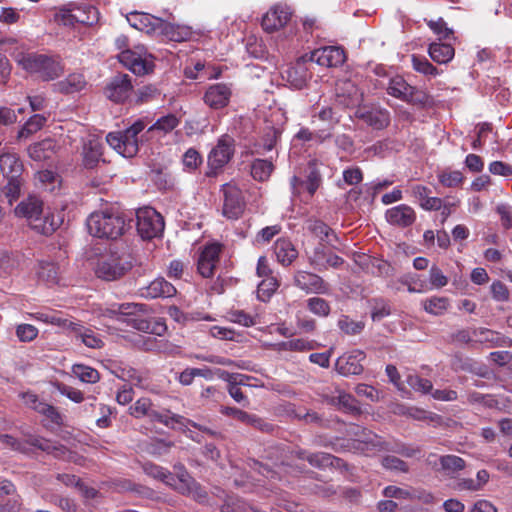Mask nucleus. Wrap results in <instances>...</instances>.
<instances>
[{
	"label": "nucleus",
	"mask_w": 512,
	"mask_h": 512,
	"mask_svg": "<svg viewBox=\"0 0 512 512\" xmlns=\"http://www.w3.org/2000/svg\"><path fill=\"white\" fill-rule=\"evenodd\" d=\"M147 125V120L138 119L123 132L108 133L106 141L123 157H134L138 153L140 146L150 141L149 137H144Z\"/></svg>",
	"instance_id": "obj_3"
},
{
	"label": "nucleus",
	"mask_w": 512,
	"mask_h": 512,
	"mask_svg": "<svg viewBox=\"0 0 512 512\" xmlns=\"http://www.w3.org/2000/svg\"><path fill=\"white\" fill-rule=\"evenodd\" d=\"M391 314V308L387 301L378 298L373 300L371 318L373 321H381Z\"/></svg>",
	"instance_id": "obj_57"
},
{
	"label": "nucleus",
	"mask_w": 512,
	"mask_h": 512,
	"mask_svg": "<svg viewBox=\"0 0 512 512\" xmlns=\"http://www.w3.org/2000/svg\"><path fill=\"white\" fill-rule=\"evenodd\" d=\"M231 88L224 83L211 85L204 94V102L213 109H221L228 105Z\"/></svg>",
	"instance_id": "obj_22"
},
{
	"label": "nucleus",
	"mask_w": 512,
	"mask_h": 512,
	"mask_svg": "<svg viewBox=\"0 0 512 512\" xmlns=\"http://www.w3.org/2000/svg\"><path fill=\"white\" fill-rule=\"evenodd\" d=\"M327 401L351 414H360L361 412L357 400L351 394L344 391H339L337 396L327 398Z\"/></svg>",
	"instance_id": "obj_40"
},
{
	"label": "nucleus",
	"mask_w": 512,
	"mask_h": 512,
	"mask_svg": "<svg viewBox=\"0 0 512 512\" xmlns=\"http://www.w3.org/2000/svg\"><path fill=\"white\" fill-rule=\"evenodd\" d=\"M429 99L430 97L426 92L411 86V91L408 92L404 101L413 105L426 106Z\"/></svg>",
	"instance_id": "obj_62"
},
{
	"label": "nucleus",
	"mask_w": 512,
	"mask_h": 512,
	"mask_svg": "<svg viewBox=\"0 0 512 512\" xmlns=\"http://www.w3.org/2000/svg\"><path fill=\"white\" fill-rule=\"evenodd\" d=\"M293 283L306 293L325 294L328 292V284L317 274L307 271H297L293 277Z\"/></svg>",
	"instance_id": "obj_15"
},
{
	"label": "nucleus",
	"mask_w": 512,
	"mask_h": 512,
	"mask_svg": "<svg viewBox=\"0 0 512 512\" xmlns=\"http://www.w3.org/2000/svg\"><path fill=\"white\" fill-rule=\"evenodd\" d=\"M423 309L432 315H442L449 307L447 297L433 296L422 302Z\"/></svg>",
	"instance_id": "obj_46"
},
{
	"label": "nucleus",
	"mask_w": 512,
	"mask_h": 512,
	"mask_svg": "<svg viewBox=\"0 0 512 512\" xmlns=\"http://www.w3.org/2000/svg\"><path fill=\"white\" fill-rule=\"evenodd\" d=\"M177 475L175 476L174 487L182 493L189 491L194 483L186 469L182 465L175 466Z\"/></svg>",
	"instance_id": "obj_53"
},
{
	"label": "nucleus",
	"mask_w": 512,
	"mask_h": 512,
	"mask_svg": "<svg viewBox=\"0 0 512 512\" xmlns=\"http://www.w3.org/2000/svg\"><path fill=\"white\" fill-rule=\"evenodd\" d=\"M148 307L145 304L138 303H123L117 306V309H110L108 312L120 319V317H127L125 321L132 328L141 332L162 335L167 327L155 319H147L138 315V313H145Z\"/></svg>",
	"instance_id": "obj_4"
},
{
	"label": "nucleus",
	"mask_w": 512,
	"mask_h": 512,
	"mask_svg": "<svg viewBox=\"0 0 512 512\" xmlns=\"http://www.w3.org/2000/svg\"><path fill=\"white\" fill-rule=\"evenodd\" d=\"M221 252L222 245L220 243L213 242L204 246L197 261V270L202 277L210 278L214 275Z\"/></svg>",
	"instance_id": "obj_10"
},
{
	"label": "nucleus",
	"mask_w": 512,
	"mask_h": 512,
	"mask_svg": "<svg viewBox=\"0 0 512 512\" xmlns=\"http://www.w3.org/2000/svg\"><path fill=\"white\" fill-rule=\"evenodd\" d=\"M59 225V219L51 213L37 216L32 222H30L32 229L43 235H51L56 231Z\"/></svg>",
	"instance_id": "obj_37"
},
{
	"label": "nucleus",
	"mask_w": 512,
	"mask_h": 512,
	"mask_svg": "<svg viewBox=\"0 0 512 512\" xmlns=\"http://www.w3.org/2000/svg\"><path fill=\"white\" fill-rule=\"evenodd\" d=\"M73 16V9L71 4H69L67 7H61L58 9L55 13L54 20L60 25L74 27L76 21L73 19Z\"/></svg>",
	"instance_id": "obj_61"
},
{
	"label": "nucleus",
	"mask_w": 512,
	"mask_h": 512,
	"mask_svg": "<svg viewBox=\"0 0 512 512\" xmlns=\"http://www.w3.org/2000/svg\"><path fill=\"white\" fill-rule=\"evenodd\" d=\"M464 180L463 174L456 171H444L439 175L440 183L445 187H457Z\"/></svg>",
	"instance_id": "obj_60"
},
{
	"label": "nucleus",
	"mask_w": 512,
	"mask_h": 512,
	"mask_svg": "<svg viewBox=\"0 0 512 512\" xmlns=\"http://www.w3.org/2000/svg\"><path fill=\"white\" fill-rule=\"evenodd\" d=\"M330 136V128L328 130H322L317 133L310 131L308 128H301L295 135V138L304 142L316 140L319 143H322L325 139L329 138Z\"/></svg>",
	"instance_id": "obj_56"
},
{
	"label": "nucleus",
	"mask_w": 512,
	"mask_h": 512,
	"mask_svg": "<svg viewBox=\"0 0 512 512\" xmlns=\"http://www.w3.org/2000/svg\"><path fill=\"white\" fill-rule=\"evenodd\" d=\"M427 25L434 33L440 36V39H448L453 35V30L447 27L446 22L442 18L436 21H427Z\"/></svg>",
	"instance_id": "obj_64"
},
{
	"label": "nucleus",
	"mask_w": 512,
	"mask_h": 512,
	"mask_svg": "<svg viewBox=\"0 0 512 512\" xmlns=\"http://www.w3.org/2000/svg\"><path fill=\"white\" fill-rule=\"evenodd\" d=\"M306 56L300 57L293 66L285 70L283 78L295 89H302L307 85L311 75L306 67Z\"/></svg>",
	"instance_id": "obj_20"
},
{
	"label": "nucleus",
	"mask_w": 512,
	"mask_h": 512,
	"mask_svg": "<svg viewBox=\"0 0 512 512\" xmlns=\"http://www.w3.org/2000/svg\"><path fill=\"white\" fill-rule=\"evenodd\" d=\"M131 268V262L125 257L111 254L98 262L96 274L103 280L114 281L124 276Z\"/></svg>",
	"instance_id": "obj_8"
},
{
	"label": "nucleus",
	"mask_w": 512,
	"mask_h": 512,
	"mask_svg": "<svg viewBox=\"0 0 512 512\" xmlns=\"http://www.w3.org/2000/svg\"><path fill=\"white\" fill-rule=\"evenodd\" d=\"M281 131L273 126H268L264 130V134L258 143L257 152L264 154L265 152L271 151L276 147V144L280 138Z\"/></svg>",
	"instance_id": "obj_42"
},
{
	"label": "nucleus",
	"mask_w": 512,
	"mask_h": 512,
	"mask_svg": "<svg viewBox=\"0 0 512 512\" xmlns=\"http://www.w3.org/2000/svg\"><path fill=\"white\" fill-rule=\"evenodd\" d=\"M17 63L27 72L37 75L43 81H52L63 75L64 63L59 55L22 53Z\"/></svg>",
	"instance_id": "obj_2"
},
{
	"label": "nucleus",
	"mask_w": 512,
	"mask_h": 512,
	"mask_svg": "<svg viewBox=\"0 0 512 512\" xmlns=\"http://www.w3.org/2000/svg\"><path fill=\"white\" fill-rule=\"evenodd\" d=\"M19 397L23 401L24 405L44 416H46L51 422L59 424L61 421V415L57 409L40 400L38 395L32 391L21 392Z\"/></svg>",
	"instance_id": "obj_16"
},
{
	"label": "nucleus",
	"mask_w": 512,
	"mask_h": 512,
	"mask_svg": "<svg viewBox=\"0 0 512 512\" xmlns=\"http://www.w3.org/2000/svg\"><path fill=\"white\" fill-rule=\"evenodd\" d=\"M273 170L274 165L268 159H255L251 164V175L260 182L268 180Z\"/></svg>",
	"instance_id": "obj_43"
},
{
	"label": "nucleus",
	"mask_w": 512,
	"mask_h": 512,
	"mask_svg": "<svg viewBox=\"0 0 512 512\" xmlns=\"http://www.w3.org/2000/svg\"><path fill=\"white\" fill-rule=\"evenodd\" d=\"M127 21L133 28L149 35H156L159 24H161V18L137 11L127 15Z\"/></svg>",
	"instance_id": "obj_23"
},
{
	"label": "nucleus",
	"mask_w": 512,
	"mask_h": 512,
	"mask_svg": "<svg viewBox=\"0 0 512 512\" xmlns=\"http://www.w3.org/2000/svg\"><path fill=\"white\" fill-rule=\"evenodd\" d=\"M381 465L384 469L400 472V473H408L409 465L403 461L402 459L394 456V455H386L381 458Z\"/></svg>",
	"instance_id": "obj_51"
},
{
	"label": "nucleus",
	"mask_w": 512,
	"mask_h": 512,
	"mask_svg": "<svg viewBox=\"0 0 512 512\" xmlns=\"http://www.w3.org/2000/svg\"><path fill=\"white\" fill-rule=\"evenodd\" d=\"M144 417L149 418L152 422L161 423L172 429H176L177 425L184 426L185 422H189L185 417L174 414L168 409H156V406L152 401L150 402V407Z\"/></svg>",
	"instance_id": "obj_21"
},
{
	"label": "nucleus",
	"mask_w": 512,
	"mask_h": 512,
	"mask_svg": "<svg viewBox=\"0 0 512 512\" xmlns=\"http://www.w3.org/2000/svg\"><path fill=\"white\" fill-rule=\"evenodd\" d=\"M279 284L273 277H269L258 285L257 296L261 301H267L277 290Z\"/></svg>",
	"instance_id": "obj_54"
},
{
	"label": "nucleus",
	"mask_w": 512,
	"mask_h": 512,
	"mask_svg": "<svg viewBox=\"0 0 512 512\" xmlns=\"http://www.w3.org/2000/svg\"><path fill=\"white\" fill-rule=\"evenodd\" d=\"M304 181L305 189L308 192L309 197H313L322 183V176L318 169V164L315 160L309 161L306 180Z\"/></svg>",
	"instance_id": "obj_41"
},
{
	"label": "nucleus",
	"mask_w": 512,
	"mask_h": 512,
	"mask_svg": "<svg viewBox=\"0 0 512 512\" xmlns=\"http://www.w3.org/2000/svg\"><path fill=\"white\" fill-rule=\"evenodd\" d=\"M73 9V19L76 23L82 25H92L94 22L98 20V11L97 9L90 4H71Z\"/></svg>",
	"instance_id": "obj_38"
},
{
	"label": "nucleus",
	"mask_w": 512,
	"mask_h": 512,
	"mask_svg": "<svg viewBox=\"0 0 512 512\" xmlns=\"http://www.w3.org/2000/svg\"><path fill=\"white\" fill-rule=\"evenodd\" d=\"M86 85V81L82 74L72 73L69 74L65 79L58 81L53 85V89L56 92L62 94H72L81 91Z\"/></svg>",
	"instance_id": "obj_31"
},
{
	"label": "nucleus",
	"mask_w": 512,
	"mask_h": 512,
	"mask_svg": "<svg viewBox=\"0 0 512 512\" xmlns=\"http://www.w3.org/2000/svg\"><path fill=\"white\" fill-rule=\"evenodd\" d=\"M5 496L14 497L6 505H0L2 512H11L14 508L16 509L21 505L20 496L16 493L15 485L10 480L2 479L0 480V498Z\"/></svg>",
	"instance_id": "obj_39"
},
{
	"label": "nucleus",
	"mask_w": 512,
	"mask_h": 512,
	"mask_svg": "<svg viewBox=\"0 0 512 512\" xmlns=\"http://www.w3.org/2000/svg\"><path fill=\"white\" fill-rule=\"evenodd\" d=\"M73 374L82 382L94 384L99 381V372L83 364H75L72 367Z\"/></svg>",
	"instance_id": "obj_48"
},
{
	"label": "nucleus",
	"mask_w": 512,
	"mask_h": 512,
	"mask_svg": "<svg viewBox=\"0 0 512 512\" xmlns=\"http://www.w3.org/2000/svg\"><path fill=\"white\" fill-rule=\"evenodd\" d=\"M224 197L223 214L230 219H238L245 208L242 191L234 184L227 183L222 186Z\"/></svg>",
	"instance_id": "obj_9"
},
{
	"label": "nucleus",
	"mask_w": 512,
	"mask_h": 512,
	"mask_svg": "<svg viewBox=\"0 0 512 512\" xmlns=\"http://www.w3.org/2000/svg\"><path fill=\"white\" fill-rule=\"evenodd\" d=\"M339 329L347 335L360 334L364 328L365 323L363 321H355L347 315H341L337 323Z\"/></svg>",
	"instance_id": "obj_49"
},
{
	"label": "nucleus",
	"mask_w": 512,
	"mask_h": 512,
	"mask_svg": "<svg viewBox=\"0 0 512 512\" xmlns=\"http://www.w3.org/2000/svg\"><path fill=\"white\" fill-rule=\"evenodd\" d=\"M46 122V118L43 115L35 114L31 116L28 121L19 130L17 137L27 138L30 135L39 131Z\"/></svg>",
	"instance_id": "obj_47"
},
{
	"label": "nucleus",
	"mask_w": 512,
	"mask_h": 512,
	"mask_svg": "<svg viewBox=\"0 0 512 512\" xmlns=\"http://www.w3.org/2000/svg\"><path fill=\"white\" fill-rule=\"evenodd\" d=\"M25 443L46 453H50L53 448L52 440L32 434L26 436Z\"/></svg>",
	"instance_id": "obj_63"
},
{
	"label": "nucleus",
	"mask_w": 512,
	"mask_h": 512,
	"mask_svg": "<svg viewBox=\"0 0 512 512\" xmlns=\"http://www.w3.org/2000/svg\"><path fill=\"white\" fill-rule=\"evenodd\" d=\"M58 270V266L54 263H42L38 271V276L47 283L54 284L58 281Z\"/></svg>",
	"instance_id": "obj_59"
},
{
	"label": "nucleus",
	"mask_w": 512,
	"mask_h": 512,
	"mask_svg": "<svg viewBox=\"0 0 512 512\" xmlns=\"http://www.w3.org/2000/svg\"><path fill=\"white\" fill-rule=\"evenodd\" d=\"M428 54L434 62L447 64L453 59L455 49L450 44L434 42L429 45Z\"/></svg>",
	"instance_id": "obj_35"
},
{
	"label": "nucleus",
	"mask_w": 512,
	"mask_h": 512,
	"mask_svg": "<svg viewBox=\"0 0 512 512\" xmlns=\"http://www.w3.org/2000/svg\"><path fill=\"white\" fill-rule=\"evenodd\" d=\"M180 123V119L175 114H167L159 118L153 125L144 132V137H149L150 141L157 135H166L174 130Z\"/></svg>",
	"instance_id": "obj_28"
},
{
	"label": "nucleus",
	"mask_w": 512,
	"mask_h": 512,
	"mask_svg": "<svg viewBox=\"0 0 512 512\" xmlns=\"http://www.w3.org/2000/svg\"><path fill=\"white\" fill-rule=\"evenodd\" d=\"M385 216L390 224L399 227L411 226L416 219L414 210L405 204L388 209Z\"/></svg>",
	"instance_id": "obj_24"
},
{
	"label": "nucleus",
	"mask_w": 512,
	"mask_h": 512,
	"mask_svg": "<svg viewBox=\"0 0 512 512\" xmlns=\"http://www.w3.org/2000/svg\"><path fill=\"white\" fill-rule=\"evenodd\" d=\"M427 462L435 471H442L449 476L463 470L466 466L465 460L456 455H444L437 459L435 454H429Z\"/></svg>",
	"instance_id": "obj_18"
},
{
	"label": "nucleus",
	"mask_w": 512,
	"mask_h": 512,
	"mask_svg": "<svg viewBox=\"0 0 512 512\" xmlns=\"http://www.w3.org/2000/svg\"><path fill=\"white\" fill-rule=\"evenodd\" d=\"M365 353L361 350H354L351 353L340 356L335 363L336 371L343 376L359 375L363 372L362 361Z\"/></svg>",
	"instance_id": "obj_17"
},
{
	"label": "nucleus",
	"mask_w": 512,
	"mask_h": 512,
	"mask_svg": "<svg viewBox=\"0 0 512 512\" xmlns=\"http://www.w3.org/2000/svg\"><path fill=\"white\" fill-rule=\"evenodd\" d=\"M290 7L283 4L272 6L262 17L261 25L266 32H274L283 28L291 19Z\"/></svg>",
	"instance_id": "obj_11"
},
{
	"label": "nucleus",
	"mask_w": 512,
	"mask_h": 512,
	"mask_svg": "<svg viewBox=\"0 0 512 512\" xmlns=\"http://www.w3.org/2000/svg\"><path fill=\"white\" fill-rule=\"evenodd\" d=\"M137 231L142 239H152L162 234L164 230L163 217L153 208L139 209L136 213Z\"/></svg>",
	"instance_id": "obj_7"
},
{
	"label": "nucleus",
	"mask_w": 512,
	"mask_h": 512,
	"mask_svg": "<svg viewBox=\"0 0 512 512\" xmlns=\"http://www.w3.org/2000/svg\"><path fill=\"white\" fill-rule=\"evenodd\" d=\"M145 290V296L150 298L171 297L176 293V288L164 278L155 279Z\"/></svg>",
	"instance_id": "obj_36"
},
{
	"label": "nucleus",
	"mask_w": 512,
	"mask_h": 512,
	"mask_svg": "<svg viewBox=\"0 0 512 512\" xmlns=\"http://www.w3.org/2000/svg\"><path fill=\"white\" fill-rule=\"evenodd\" d=\"M103 146L96 139L89 140L83 147V164L87 169L94 168L101 160Z\"/></svg>",
	"instance_id": "obj_34"
},
{
	"label": "nucleus",
	"mask_w": 512,
	"mask_h": 512,
	"mask_svg": "<svg viewBox=\"0 0 512 512\" xmlns=\"http://www.w3.org/2000/svg\"><path fill=\"white\" fill-rule=\"evenodd\" d=\"M86 224L92 236L108 240L118 239L127 228L124 214L114 208H106L91 213Z\"/></svg>",
	"instance_id": "obj_1"
},
{
	"label": "nucleus",
	"mask_w": 512,
	"mask_h": 512,
	"mask_svg": "<svg viewBox=\"0 0 512 512\" xmlns=\"http://www.w3.org/2000/svg\"><path fill=\"white\" fill-rule=\"evenodd\" d=\"M308 60L324 67H339L345 62L346 55L340 47L327 46L311 52Z\"/></svg>",
	"instance_id": "obj_13"
},
{
	"label": "nucleus",
	"mask_w": 512,
	"mask_h": 512,
	"mask_svg": "<svg viewBox=\"0 0 512 512\" xmlns=\"http://www.w3.org/2000/svg\"><path fill=\"white\" fill-rule=\"evenodd\" d=\"M353 430L360 431L358 438H352L347 440L345 445H341V448L332 446L333 450L339 452L341 450L353 451L370 456L382 451H392L390 443L383 440V438L370 430L362 428L358 425H353Z\"/></svg>",
	"instance_id": "obj_6"
},
{
	"label": "nucleus",
	"mask_w": 512,
	"mask_h": 512,
	"mask_svg": "<svg viewBox=\"0 0 512 512\" xmlns=\"http://www.w3.org/2000/svg\"><path fill=\"white\" fill-rule=\"evenodd\" d=\"M355 117L377 130L386 128L390 123V114L385 109L358 108Z\"/></svg>",
	"instance_id": "obj_19"
},
{
	"label": "nucleus",
	"mask_w": 512,
	"mask_h": 512,
	"mask_svg": "<svg viewBox=\"0 0 512 512\" xmlns=\"http://www.w3.org/2000/svg\"><path fill=\"white\" fill-rule=\"evenodd\" d=\"M57 152V144L51 139L47 138L40 142L31 144L28 147L29 157L34 161H45L51 159Z\"/></svg>",
	"instance_id": "obj_29"
},
{
	"label": "nucleus",
	"mask_w": 512,
	"mask_h": 512,
	"mask_svg": "<svg viewBox=\"0 0 512 512\" xmlns=\"http://www.w3.org/2000/svg\"><path fill=\"white\" fill-rule=\"evenodd\" d=\"M143 470L148 476L160 480L167 485H174L175 475L159 465L147 462L143 465Z\"/></svg>",
	"instance_id": "obj_44"
},
{
	"label": "nucleus",
	"mask_w": 512,
	"mask_h": 512,
	"mask_svg": "<svg viewBox=\"0 0 512 512\" xmlns=\"http://www.w3.org/2000/svg\"><path fill=\"white\" fill-rule=\"evenodd\" d=\"M274 252L278 262L284 266H289L298 256V251L292 242L285 238L278 239L275 242Z\"/></svg>",
	"instance_id": "obj_32"
},
{
	"label": "nucleus",
	"mask_w": 512,
	"mask_h": 512,
	"mask_svg": "<svg viewBox=\"0 0 512 512\" xmlns=\"http://www.w3.org/2000/svg\"><path fill=\"white\" fill-rule=\"evenodd\" d=\"M412 66L415 71L425 76H436L439 73L438 69L433 66L424 56L413 54Z\"/></svg>",
	"instance_id": "obj_50"
},
{
	"label": "nucleus",
	"mask_w": 512,
	"mask_h": 512,
	"mask_svg": "<svg viewBox=\"0 0 512 512\" xmlns=\"http://www.w3.org/2000/svg\"><path fill=\"white\" fill-rule=\"evenodd\" d=\"M307 307L310 312L320 317H327L331 311L328 301L320 297L309 298Z\"/></svg>",
	"instance_id": "obj_52"
},
{
	"label": "nucleus",
	"mask_w": 512,
	"mask_h": 512,
	"mask_svg": "<svg viewBox=\"0 0 512 512\" xmlns=\"http://www.w3.org/2000/svg\"><path fill=\"white\" fill-rule=\"evenodd\" d=\"M409 91H411V85L402 76H395L390 79L387 87L389 95L404 101Z\"/></svg>",
	"instance_id": "obj_45"
},
{
	"label": "nucleus",
	"mask_w": 512,
	"mask_h": 512,
	"mask_svg": "<svg viewBox=\"0 0 512 512\" xmlns=\"http://www.w3.org/2000/svg\"><path fill=\"white\" fill-rule=\"evenodd\" d=\"M132 79L128 74L115 75L105 88L106 96L116 102H124L132 92Z\"/></svg>",
	"instance_id": "obj_14"
},
{
	"label": "nucleus",
	"mask_w": 512,
	"mask_h": 512,
	"mask_svg": "<svg viewBox=\"0 0 512 512\" xmlns=\"http://www.w3.org/2000/svg\"><path fill=\"white\" fill-rule=\"evenodd\" d=\"M336 97L347 107L356 105L361 99L357 86L350 80H342L336 84Z\"/></svg>",
	"instance_id": "obj_27"
},
{
	"label": "nucleus",
	"mask_w": 512,
	"mask_h": 512,
	"mask_svg": "<svg viewBox=\"0 0 512 512\" xmlns=\"http://www.w3.org/2000/svg\"><path fill=\"white\" fill-rule=\"evenodd\" d=\"M156 35H162L174 42H183L192 36L191 28L184 25H176L161 19Z\"/></svg>",
	"instance_id": "obj_26"
},
{
	"label": "nucleus",
	"mask_w": 512,
	"mask_h": 512,
	"mask_svg": "<svg viewBox=\"0 0 512 512\" xmlns=\"http://www.w3.org/2000/svg\"><path fill=\"white\" fill-rule=\"evenodd\" d=\"M154 62L152 57H146L145 53H141V55L137 58L134 65L131 67V71L136 75H145L153 71Z\"/></svg>",
	"instance_id": "obj_58"
},
{
	"label": "nucleus",
	"mask_w": 512,
	"mask_h": 512,
	"mask_svg": "<svg viewBox=\"0 0 512 512\" xmlns=\"http://www.w3.org/2000/svg\"><path fill=\"white\" fill-rule=\"evenodd\" d=\"M306 229L319 238L321 242H326L331 247L336 248L333 242H338L339 238L335 231L322 220L309 218L306 221Z\"/></svg>",
	"instance_id": "obj_25"
},
{
	"label": "nucleus",
	"mask_w": 512,
	"mask_h": 512,
	"mask_svg": "<svg viewBox=\"0 0 512 512\" xmlns=\"http://www.w3.org/2000/svg\"><path fill=\"white\" fill-rule=\"evenodd\" d=\"M173 446L172 441L156 438L147 445V452L153 456H162L169 453Z\"/></svg>",
	"instance_id": "obj_55"
},
{
	"label": "nucleus",
	"mask_w": 512,
	"mask_h": 512,
	"mask_svg": "<svg viewBox=\"0 0 512 512\" xmlns=\"http://www.w3.org/2000/svg\"><path fill=\"white\" fill-rule=\"evenodd\" d=\"M72 334L88 348L100 349L104 346V342L100 335L92 329L83 326L80 322H78V325Z\"/></svg>",
	"instance_id": "obj_33"
},
{
	"label": "nucleus",
	"mask_w": 512,
	"mask_h": 512,
	"mask_svg": "<svg viewBox=\"0 0 512 512\" xmlns=\"http://www.w3.org/2000/svg\"><path fill=\"white\" fill-rule=\"evenodd\" d=\"M15 214L32 222L37 216L43 214V202L36 196H29L16 206Z\"/></svg>",
	"instance_id": "obj_30"
},
{
	"label": "nucleus",
	"mask_w": 512,
	"mask_h": 512,
	"mask_svg": "<svg viewBox=\"0 0 512 512\" xmlns=\"http://www.w3.org/2000/svg\"><path fill=\"white\" fill-rule=\"evenodd\" d=\"M0 171L3 178L7 180L4 195L8 202L12 204L20 197L25 183L23 177L24 165L16 154L3 153L0 155Z\"/></svg>",
	"instance_id": "obj_5"
},
{
	"label": "nucleus",
	"mask_w": 512,
	"mask_h": 512,
	"mask_svg": "<svg viewBox=\"0 0 512 512\" xmlns=\"http://www.w3.org/2000/svg\"><path fill=\"white\" fill-rule=\"evenodd\" d=\"M234 154V139L228 135L222 136L217 145L208 156V163L212 169L225 166Z\"/></svg>",
	"instance_id": "obj_12"
}]
</instances>
